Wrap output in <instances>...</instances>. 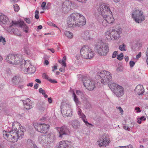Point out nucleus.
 <instances>
[{
	"label": "nucleus",
	"mask_w": 148,
	"mask_h": 148,
	"mask_svg": "<svg viewBox=\"0 0 148 148\" xmlns=\"http://www.w3.org/2000/svg\"><path fill=\"white\" fill-rule=\"evenodd\" d=\"M67 23L70 27H81L86 23V19L82 14L77 13H73L68 17Z\"/></svg>",
	"instance_id": "f257e3e1"
},
{
	"label": "nucleus",
	"mask_w": 148,
	"mask_h": 148,
	"mask_svg": "<svg viewBox=\"0 0 148 148\" xmlns=\"http://www.w3.org/2000/svg\"><path fill=\"white\" fill-rule=\"evenodd\" d=\"M95 49L96 51L101 56H106L109 51L108 45L103 42H98L96 45Z\"/></svg>",
	"instance_id": "f03ea898"
},
{
	"label": "nucleus",
	"mask_w": 148,
	"mask_h": 148,
	"mask_svg": "<svg viewBox=\"0 0 148 148\" xmlns=\"http://www.w3.org/2000/svg\"><path fill=\"white\" fill-rule=\"evenodd\" d=\"M15 130L14 126L13 125V128L10 131L8 132L5 131H3V135L4 138L6 140L13 143L17 140L16 134L15 133Z\"/></svg>",
	"instance_id": "7ed1b4c3"
},
{
	"label": "nucleus",
	"mask_w": 148,
	"mask_h": 148,
	"mask_svg": "<svg viewBox=\"0 0 148 148\" xmlns=\"http://www.w3.org/2000/svg\"><path fill=\"white\" fill-rule=\"evenodd\" d=\"M98 10L100 14L97 16L96 15V18L99 21H100V20H101L103 19V16L112 13L110 8L107 5L104 4L101 5Z\"/></svg>",
	"instance_id": "20e7f679"
},
{
	"label": "nucleus",
	"mask_w": 148,
	"mask_h": 148,
	"mask_svg": "<svg viewBox=\"0 0 148 148\" xmlns=\"http://www.w3.org/2000/svg\"><path fill=\"white\" fill-rule=\"evenodd\" d=\"M108 86L111 90L117 97H120L124 94V90L121 86L115 83L110 84H108Z\"/></svg>",
	"instance_id": "39448f33"
},
{
	"label": "nucleus",
	"mask_w": 148,
	"mask_h": 148,
	"mask_svg": "<svg viewBox=\"0 0 148 148\" xmlns=\"http://www.w3.org/2000/svg\"><path fill=\"white\" fill-rule=\"evenodd\" d=\"M98 74L101 78V82L103 84L106 85L112 79L111 73L108 71H101Z\"/></svg>",
	"instance_id": "423d86ee"
},
{
	"label": "nucleus",
	"mask_w": 148,
	"mask_h": 148,
	"mask_svg": "<svg viewBox=\"0 0 148 148\" xmlns=\"http://www.w3.org/2000/svg\"><path fill=\"white\" fill-rule=\"evenodd\" d=\"M80 52L82 57L84 59H90L94 55L93 51L87 46H83L81 49Z\"/></svg>",
	"instance_id": "0eeeda50"
},
{
	"label": "nucleus",
	"mask_w": 148,
	"mask_h": 148,
	"mask_svg": "<svg viewBox=\"0 0 148 148\" xmlns=\"http://www.w3.org/2000/svg\"><path fill=\"white\" fill-rule=\"evenodd\" d=\"M132 17L134 20L138 23H141L145 19V16L143 12L137 9L133 10Z\"/></svg>",
	"instance_id": "6e6552de"
},
{
	"label": "nucleus",
	"mask_w": 148,
	"mask_h": 148,
	"mask_svg": "<svg viewBox=\"0 0 148 148\" xmlns=\"http://www.w3.org/2000/svg\"><path fill=\"white\" fill-rule=\"evenodd\" d=\"M82 80L84 86L88 90H92L95 88V83L90 77L84 76L83 77Z\"/></svg>",
	"instance_id": "1a4fd4ad"
},
{
	"label": "nucleus",
	"mask_w": 148,
	"mask_h": 148,
	"mask_svg": "<svg viewBox=\"0 0 148 148\" xmlns=\"http://www.w3.org/2000/svg\"><path fill=\"white\" fill-rule=\"evenodd\" d=\"M61 111L62 114L65 116H71L72 115L71 106L66 103L62 104Z\"/></svg>",
	"instance_id": "9d476101"
},
{
	"label": "nucleus",
	"mask_w": 148,
	"mask_h": 148,
	"mask_svg": "<svg viewBox=\"0 0 148 148\" xmlns=\"http://www.w3.org/2000/svg\"><path fill=\"white\" fill-rule=\"evenodd\" d=\"M35 129L38 132L43 134H46L49 130V126L46 124H38L35 123L34 124Z\"/></svg>",
	"instance_id": "9b49d317"
},
{
	"label": "nucleus",
	"mask_w": 148,
	"mask_h": 148,
	"mask_svg": "<svg viewBox=\"0 0 148 148\" xmlns=\"http://www.w3.org/2000/svg\"><path fill=\"white\" fill-rule=\"evenodd\" d=\"M110 142V140L109 138L107 137L106 135H103L99 138L97 143L98 145L100 147H106L109 145Z\"/></svg>",
	"instance_id": "f8f14e48"
},
{
	"label": "nucleus",
	"mask_w": 148,
	"mask_h": 148,
	"mask_svg": "<svg viewBox=\"0 0 148 148\" xmlns=\"http://www.w3.org/2000/svg\"><path fill=\"white\" fill-rule=\"evenodd\" d=\"M59 135V136L61 138H64L65 135H69L70 134L69 129L66 126L63 125L58 128Z\"/></svg>",
	"instance_id": "ddd939ff"
},
{
	"label": "nucleus",
	"mask_w": 148,
	"mask_h": 148,
	"mask_svg": "<svg viewBox=\"0 0 148 148\" xmlns=\"http://www.w3.org/2000/svg\"><path fill=\"white\" fill-rule=\"evenodd\" d=\"M110 31L113 40H116L119 38L120 35L122 32V29L121 28H119L118 29L116 28L115 29H110Z\"/></svg>",
	"instance_id": "4468645a"
},
{
	"label": "nucleus",
	"mask_w": 148,
	"mask_h": 148,
	"mask_svg": "<svg viewBox=\"0 0 148 148\" xmlns=\"http://www.w3.org/2000/svg\"><path fill=\"white\" fill-rule=\"evenodd\" d=\"M24 68L27 70L28 73H34L36 70V67L31 65L28 61L25 62Z\"/></svg>",
	"instance_id": "2eb2a0df"
},
{
	"label": "nucleus",
	"mask_w": 148,
	"mask_h": 148,
	"mask_svg": "<svg viewBox=\"0 0 148 148\" xmlns=\"http://www.w3.org/2000/svg\"><path fill=\"white\" fill-rule=\"evenodd\" d=\"M15 132L16 133V136L17 137V140L21 139L23 137L24 135V132L25 131V129L23 127H19L18 130H17V128L15 127Z\"/></svg>",
	"instance_id": "dca6fc26"
},
{
	"label": "nucleus",
	"mask_w": 148,
	"mask_h": 148,
	"mask_svg": "<svg viewBox=\"0 0 148 148\" xmlns=\"http://www.w3.org/2000/svg\"><path fill=\"white\" fill-rule=\"evenodd\" d=\"M12 82L14 84H16L17 82L18 84H25L22 77L19 75H16L12 78Z\"/></svg>",
	"instance_id": "f3484780"
},
{
	"label": "nucleus",
	"mask_w": 148,
	"mask_h": 148,
	"mask_svg": "<svg viewBox=\"0 0 148 148\" xmlns=\"http://www.w3.org/2000/svg\"><path fill=\"white\" fill-rule=\"evenodd\" d=\"M76 93L78 95L81 96V98L84 101V103L87 104V105L86 106V108H89L90 104V103L87 101V98L85 97L84 92L80 90H77Z\"/></svg>",
	"instance_id": "a211bd4d"
},
{
	"label": "nucleus",
	"mask_w": 148,
	"mask_h": 148,
	"mask_svg": "<svg viewBox=\"0 0 148 148\" xmlns=\"http://www.w3.org/2000/svg\"><path fill=\"white\" fill-rule=\"evenodd\" d=\"M23 103L24 108L27 110H29L33 106V103L29 98H27L25 100H24Z\"/></svg>",
	"instance_id": "6ab92c4d"
},
{
	"label": "nucleus",
	"mask_w": 148,
	"mask_h": 148,
	"mask_svg": "<svg viewBox=\"0 0 148 148\" xmlns=\"http://www.w3.org/2000/svg\"><path fill=\"white\" fill-rule=\"evenodd\" d=\"M17 21H12V23L10 24L9 27L7 28V31L10 33H13L14 34H16V30L14 29V27L18 26V24H16V23Z\"/></svg>",
	"instance_id": "aec40b11"
},
{
	"label": "nucleus",
	"mask_w": 148,
	"mask_h": 148,
	"mask_svg": "<svg viewBox=\"0 0 148 148\" xmlns=\"http://www.w3.org/2000/svg\"><path fill=\"white\" fill-rule=\"evenodd\" d=\"M103 18L104 19L107 21L108 23H113L114 22V19L113 18L112 14H109L108 15H105L104 16H103ZM102 20H100V22L101 21H102Z\"/></svg>",
	"instance_id": "412c9836"
},
{
	"label": "nucleus",
	"mask_w": 148,
	"mask_h": 148,
	"mask_svg": "<svg viewBox=\"0 0 148 148\" xmlns=\"http://www.w3.org/2000/svg\"><path fill=\"white\" fill-rule=\"evenodd\" d=\"M9 22V19L8 17L0 13V24L2 26V25H6Z\"/></svg>",
	"instance_id": "4be33fe9"
},
{
	"label": "nucleus",
	"mask_w": 148,
	"mask_h": 148,
	"mask_svg": "<svg viewBox=\"0 0 148 148\" xmlns=\"http://www.w3.org/2000/svg\"><path fill=\"white\" fill-rule=\"evenodd\" d=\"M71 125L75 130H78L81 127L80 122L77 120H73L71 121Z\"/></svg>",
	"instance_id": "5701e85b"
},
{
	"label": "nucleus",
	"mask_w": 148,
	"mask_h": 148,
	"mask_svg": "<svg viewBox=\"0 0 148 148\" xmlns=\"http://www.w3.org/2000/svg\"><path fill=\"white\" fill-rule=\"evenodd\" d=\"M15 23L16 24H18V26L19 27L23 28L24 29V31L26 33L28 32V27L23 21H18Z\"/></svg>",
	"instance_id": "b1692460"
},
{
	"label": "nucleus",
	"mask_w": 148,
	"mask_h": 148,
	"mask_svg": "<svg viewBox=\"0 0 148 148\" xmlns=\"http://www.w3.org/2000/svg\"><path fill=\"white\" fill-rule=\"evenodd\" d=\"M144 91V89L143 86L141 85H138L137 86L135 89V92L139 95L143 94Z\"/></svg>",
	"instance_id": "393cba45"
},
{
	"label": "nucleus",
	"mask_w": 148,
	"mask_h": 148,
	"mask_svg": "<svg viewBox=\"0 0 148 148\" xmlns=\"http://www.w3.org/2000/svg\"><path fill=\"white\" fill-rule=\"evenodd\" d=\"M14 64H19L20 62L23 61L22 56L20 55H14Z\"/></svg>",
	"instance_id": "a878e982"
},
{
	"label": "nucleus",
	"mask_w": 148,
	"mask_h": 148,
	"mask_svg": "<svg viewBox=\"0 0 148 148\" xmlns=\"http://www.w3.org/2000/svg\"><path fill=\"white\" fill-rule=\"evenodd\" d=\"M14 54H10L7 56L5 60L11 64H14Z\"/></svg>",
	"instance_id": "bb28decb"
},
{
	"label": "nucleus",
	"mask_w": 148,
	"mask_h": 148,
	"mask_svg": "<svg viewBox=\"0 0 148 148\" xmlns=\"http://www.w3.org/2000/svg\"><path fill=\"white\" fill-rule=\"evenodd\" d=\"M82 37L83 38L86 40L90 39L89 32L88 31H85L82 34Z\"/></svg>",
	"instance_id": "cd10ccee"
},
{
	"label": "nucleus",
	"mask_w": 148,
	"mask_h": 148,
	"mask_svg": "<svg viewBox=\"0 0 148 148\" xmlns=\"http://www.w3.org/2000/svg\"><path fill=\"white\" fill-rule=\"evenodd\" d=\"M111 33L110 30L106 32V40L108 41H110L111 40H113L112 37H111Z\"/></svg>",
	"instance_id": "c85d7f7f"
},
{
	"label": "nucleus",
	"mask_w": 148,
	"mask_h": 148,
	"mask_svg": "<svg viewBox=\"0 0 148 148\" xmlns=\"http://www.w3.org/2000/svg\"><path fill=\"white\" fill-rule=\"evenodd\" d=\"M66 56H64L62 60H59V62L61 64L62 66H64V67H65L66 66Z\"/></svg>",
	"instance_id": "c756f323"
},
{
	"label": "nucleus",
	"mask_w": 148,
	"mask_h": 148,
	"mask_svg": "<svg viewBox=\"0 0 148 148\" xmlns=\"http://www.w3.org/2000/svg\"><path fill=\"white\" fill-rule=\"evenodd\" d=\"M64 34L69 39H71L73 37V33L69 31H65L64 32Z\"/></svg>",
	"instance_id": "7c9ffc66"
},
{
	"label": "nucleus",
	"mask_w": 148,
	"mask_h": 148,
	"mask_svg": "<svg viewBox=\"0 0 148 148\" xmlns=\"http://www.w3.org/2000/svg\"><path fill=\"white\" fill-rule=\"evenodd\" d=\"M46 136L44 135H41L38 138V141L40 143H44L45 140Z\"/></svg>",
	"instance_id": "2f4dec72"
},
{
	"label": "nucleus",
	"mask_w": 148,
	"mask_h": 148,
	"mask_svg": "<svg viewBox=\"0 0 148 148\" xmlns=\"http://www.w3.org/2000/svg\"><path fill=\"white\" fill-rule=\"evenodd\" d=\"M47 136L48 138H49V139L51 140V141H52L56 139L55 136L52 133H51L48 134Z\"/></svg>",
	"instance_id": "473e14b6"
},
{
	"label": "nucleus",
	"mask_w": 148,
	"mask_h": 148,
	"mask_svg": "<svg viewBox=\"0 0 148 148\" xmlns=\"http://www.w3.org/2000/svg\"><path fill=\"white\" fill-rule=\"evenodd\" d=\"M73 95L74 97V100L75 102L76 105H80V102L79 100L78 99L76 96L75 93L74 92L73 93Z\"/></svg>",
	"instance_id": "72a5a7b5"
},
{
	"label": "nucleus",
	"mask_w": 148,
	"mask_h": 148,
	"mask_svg": "<svg viewBox=\"0 0 148 148\" xmlns=\"http://www.w3.org/2000/svg\"><path fill=\"white\" fill-rule=\"evenodd\" d=\"M82 119L83 121L84 122V123H85L86 125L87 126H88V125H91L92 126V125L91 124L89 123L88 122V121L86 119V117L85 115H83L82 116L80 117Z\"/></svg>",
	"instance_id": "f704fd0d"
},
{
	"label": "nucleus",
	"mask_w": 148,
	"mask_h": 148,
	"mask_svg": "<svg viewBox=\"0 0 148 148\" xmlns=\"http://www.w3.org/2000/svg\"><path fill=\"white\" fill-rule=\"evenodd\" d=\"M25 53L28 55H29L31 54V52L28 47L26 46L24 49Z\"/></svg>",
	"instance_id": "c9c22d12"
},
{
	"label": "nucleus",
	"mask_w": 148,
	"mask_h": 148,
	"mask_svg": "<svg viewBox=\"0 0 148 148\" xmlns=\"http://www.w3.org/2000/svg\"><path fill=\"white\" fill-rule=\"evenodd\" d=\"M13 8L14 10L16 12H18L19 11L20 9V8L17 4H14L13 5Z\"/></svg>",
	"instance_id": "e433bc0d"
},
{
	"label": "nucleus",
	"mask_w": 148,
	"mask_h": 148,
	"mask_svg": "<svg viewBox=\"0 0 148 148\" xmlns=\"http://www.w3.org/2000/svg\"><path fill=\"white\" fill-rule=\"evenodd\" d=\"M125 45L124 44L120 45L119 47V49L122 51L126 50V49H125Z\"/></svg>",
	"instance_id": "4c0bfd02"
},
{
	"label": "nucleus",
	"mask_w": 148,
	"mask_h": 148,
	"mask_svg": "<svg viewBox=\"0 0 148 148\" xmlns=\"http://www.w3.org/2000/svg\"><path fill=\"white\" fill-rule=\"evenodd\" d=\"M123 58V53H121L120 54L118 55L117 58L119 60H121Z\"/></svg>",
	"instance_id": "58836bf2"
},
{
	"label": "nucleus",
	"mask_w": 148,
	"mask_h": 148,
	"mask_svg": "<svg viewBox=\"0 0 148 148\" xmlns=\"http://www.w3.org/2000/svg\"><path fill=\"white\" fill-rule=\"evenodd\" d=\"M0 42H2L3 45H5L6 42L5 38L1 36H0Z\"/></svg>",
	"instance_id": "ea45409f"
},
{
	"label": "nucleus",
	"mask_w": 148,
	"mask_h": 148,
	"mask_svg": "<svg viewBox=\"0 0 148 148\" xmlns=\"http://www.w3.org/2000/svg\"><path fill=\"white\" fill-rule=\"evenodd\" d=\"M11 71L10 69L9 68H7L5 71V74H7V75L8 76L11 74Z\"/></svg>",
	"instance_id": "a19ab883"
},
{
	"label": "nucleus",
	"mask_w": 148,
	"mask_h": 148,
	"mask_svg": "<svg viewBox=\"0 0 148 148\" xmlns=\"http://www.w3.org/2000/svg\"><path fill=\"white\" fill-rule=\"evenodd\" d=\"M78 114L80 116V117H81L83 115H84V114L82 112V110L81 109L79 108L78 110Z\"/></svg>",
	"instance_id": "79ce46f5"
},
{
	"label": "nucleus",
	"mask_w": 148,
	"mask_h": 148,
	"mask_svg": "<svg viewBox=\"0 0 148 148\" xmlns=\"http://www.w3.org/2000/svg\"><path fill=\"white\" fill-rule=\"evenodd\" d=\"M46 3L45 2H43L41 5V7L42 8V9L43 10H46Z\"/></svg>",
	"instance_id": "37998d69"
},
{
	"label": "nucleus",
	"mask_w": 148,
	"mask_h": 148,
	"mask_svg": "<svg viewBox=\"0 0 148 148\" xmlns=\"http://www.w3.org/2000/svg\"><path fill=\"white\" fill-rule=\"evenodd\" d=\"M118 148H133V147L132 145H130L127 146L119 147Z\"/></svg>",
	"instance_id": "c03bdc74"
},
{
	"label": "nucleus",
	"mask_w": 148,
	"mask_h": 148,
	"mask_svg": "<svg viewBox=\"0 0 148 148\" xmlns=\"http://www.w3.org/2000/svg\"><path fill=\"white\" fill-rule=\"evenodd\" d=\"M108 24L109 23H108L106 20L105 19L103 20L102 23V24L103 26L104 27H106L108 25Z\"/></svg>",
	"instance_id": "a18cd8bd"
},
{
	"label": "nucleus",
	"mask_w": 148,
	"mask_h": 148,
	"mask_svg": "<svg viewBox=\"0 0 148 148\" xmlns=\"http://www.w3.org/2000/svg\"><path fill=\"white\" fill-rule=\"evenodd\" d=\"M118 54V51H114L112 55V58H115Z\"/></svg>",
	"instance_id": "49530a36"
},
{
	"label": "nucleus",
	"mask_w": 148,
	"mask_h": 148,
	"mask_svg": "<svg viewBox=\"0 0 148 148\" xmlns=\"http://www.w3.org/2000/svg\"><path fill=\"white\" fill-rule=\"evenodd\" d=\"M39 14V12L38 10H36L35 11V17L36 19H38L39 18V16L38 14Z\"/></svg>",
	"instance_id": "de8ad7c7"
},
{
	"label": "nucleus",
	"mask_w": 148,
	"mask_h": 148,
	"mask_svg": "<svg viewBox=\"0 0 148 148\" xmlns=\"http://www.w3.org/2000/svg\"><path fill=\"white\" fill-rule=\"evenodd\" d=\"M123 128L125 130H127L128 131H130L131 130L130 128L129 127H127L125 125H123Z\"/></svg>",
	"instance_id": "09e8293b"
},
{
	"label": "nucleus",
	"mask_w": 148,
	"mask_h": 148,
	"mask_svg": "<svg viewBox=\"0 0 148 148\" xmlns=\"http://www.w3.org/2000/svg\"><path fill=\"white\" fill-rule=\"evenodd\" d=\"M135 64V62L133 61H130V66L131 67H133Z\"/></svg>",
	"instance_id": "8fccbe9b"
},
{
	"label": "nucleus",
	"mask_w": 148,
	"mask_h": 148,
	"mask_svg": "<svg viewBox=\"0 0 148 148\" xmlns=\"http://www.w3.org/2000/svg\"><path fill=\"white\" fill-rule=\"evenodd\" d=\"M51 5V3H49V2L48 3H47V5L46 6V9H49L50 8Z\"/></svg>",
	"instance_id": "3c124183"
},
{
	"label": "nucleus",
	"mask_w": 148,
	"mask_h": 148,
	"mask_svg": "<svg viewBox=\"0 0 148 148\" xmlns=\"http://www.w3.org/2000/svg\"><path fill=\"white\" fill-rule=\"evenodd\" d=\"M24 20L28 24L30 23V19L28 18H26Z\"/></svg>",
	"instance_id": "603ef678"
},
{
	"label": "nucleus",
	"mask_w": 148,
	"mask_h": 148,
	"mask_svg": "<svg viewBox=\"0 0 148 148\" xmlns=\"http://www.w3.org/2000/svg\"><path fill=\"white\" fill-rule=\"evenodd\" d=\"M135 109V110H136V112L137 113L140 112L141 111L139 107H136Z\"/></svg>",
	"instance_id": "864d4df0"
},
{
	"label": "nucleus",
	"mask_w": 148,
	"mask_h": 148,
	"mask_svg": "<svg viewBox=\"0 0 148 148\" xmlns=\"http://www.w3.org/2000/svg\"><path fill=\"white\" fill-rule=\"evenodd\" d=\"M118 109L119 110L120 112L122 114L123 112V109L121 108V107H119L118 108Z\"/></svg>",
	"instance_id": "5fc2aeb1"
},
{
	"label": "nucleus",
	"mask_w": 148,
	"mask_h": 148,
	"mask_svg": "<svg viewBox=\"0 0 148 148\" xmlns=\"http://www.w3.org/2000/svg\"><path fill=\"white\" fill-rule=\"evenodd\" d=\"M49 81L53 83H57V81L52 80L51 79H49Z\"/></svg>",
	"instance_id": "6e6d98bb"
},
{
	"label": "nucleus",
	"mask_w": 148,
	"mask_h": 148,
	"mask_svg": "<svg viewBox=\"0 0 148 148\" xmlns=\"http://www.w3.org/2000/svg\"><path fill=\"white\" fill-rule=\"evenodd\" d=\"M48 24L50 25V26H56V25L54 24H53L52 22H48L47 23Z\"/></svg>",
	"instance_id": "4d7b16f0"
},
{
	"label": "nucleus",
	"mask_w": 148,
	"mask_h": 148,
	"mask_svg": "<svg viewBox=\"0 0 148 148\" xmlns=\"http://www.w3.org/2000/svg\"><path fill=\"white\" fill-rule=\"evenodd\" d=\"M139 118V119H140V120H141V121H145L146 120V118L144 116H141V117Z\"/></svg>",
	"instance_id": "13d9d810"
},
{
	"label": "nucleus",
	"mask_w": 148,
	"mask_h": 148,
	"mask_svg": "<svg viewBox=\"0 0 148 148\" xmlns=\"http://www.w3.org/2000/svg\"><path fill=\"white\" fill-rule=\"evenodd\" d=\"M48 101L49 102V103H51L52 102V99L51 97H49L48 98Z\"/></svg>",
	"instance_id": "bf43d9fd"
},
{
	"label": "nucleus",
	"mask_w": 148,
	"mask_h": 148,
	"mask_svg": "<svg viewBox=\"0 0 148 148\" xmlns=\"http://www.w3.org/2000/svg\"><path fill=\"white\" fill-rule=\"evenodd\" d=\"M141 56V53L140 52H139L138 54L136 55V58L137 59L139 58Z\"/></svg>",
	"instance_id": "052dcab7"
},
{
	"label": "nucleus",
	"mask_w": 148,
	"mask_h": 148,
	"mask_svg": "<svg viewBox=\"0 0 148 148\" xmlns=\"http://www.w3.org/2000/svg\"><path fill=\"white\" fill-rule=\"evenodd\" d=\"M53 69L52 71L53 72L55 70H56L57 69V66H53L52 67Z\"/></svg>",
	"instance_id": "680f3d73"
},
{
	"label": "nucleus",
	"mask_w": 148,
	"mask_h": 148,
	"mask_svg": "<svg viewBox=\"0 0 148 148\" xmlns=\"http://www.w3.org/2000/svg\"><path fill=\"white\" fill-rule=\"evenodd\" d=\"M39 91L40 93H42L44 92H45L44 90H43L42 88H40L39 89Z\"/></svg>",
	"instance_id": "e2e57ef3"
},
{
	"label": "nucleus",
	"mask_w": 148,
	"mask_h": 148,
	"mask_svg": "<svg viewBox=\"0 0 148 148\" xmlns=\"http://www.w3.org/2000/svg\"><path fill=\"white\" fill-rule=\"evenodd\" d=\"M39 86L38 84H36L34 86V88L35 89H37Z\"/></svg>",
	"instance_id": "0e129e2a"
},
{
	"label": "nucleus",
	"mask_w": 148,
	"mask_h": 148,
	"mask_svg": "<svg viewBox=\"0 0 148 148\" xmlns=\"http://www.w3.org/2000/svg\"><path fill=\"white\" fill-rule=\"evenodd\" d=\"M44 76H45L44 77L45 79H48L49 81V79H50V78H49V77L48 75H44Z\"/></svg>",
	"instance_id": "69168bd1"
},
{
	"label": "nucleus",
	"mask_w": 148,
	"mask_h": 148,
	"mask_svg": "<svg viewBox=\"0 0 148 148\" xmlns=\"http://www.w3.org/2000/svg\"><path fill=\"white\" fill-rule=\"evenodd\" d=\"M47 49L53 53H54L55 52L54 49H53V48L48 49Z\"/></svg>",
	"instance_id": "338daca9"
},
{
	"label": "nucleus",
	"mask_w": 148,
	"mask_h": 148,
	"mask_svg": "<svg viewBox=\"0 0 148 148\" xmlns=\"http://www.w3.org/2000/svg\"><path fill=\"white\" fill-rule=\"evenodd\" d=\"M33 146L32 147L33 148H38V147H37L36 145L33 142L32 143Z\"/></svg>",
	"instance_id": "774afa93"
}]
</instances>
